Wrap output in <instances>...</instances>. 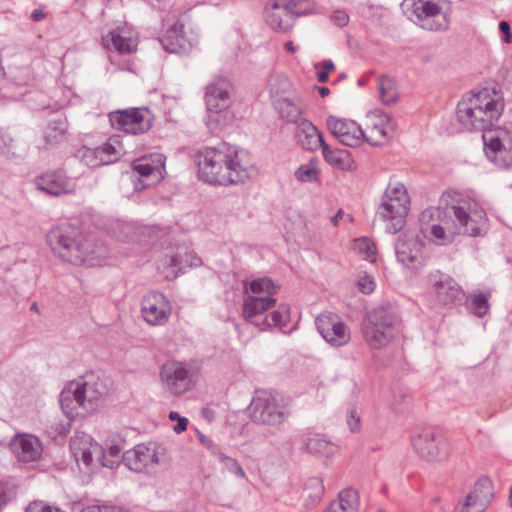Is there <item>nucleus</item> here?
Wrapping results in <instances>:
<instances>
[{"label": "nucleus", "instance_id": "19", "mask_svg": "<svg viewBox=\"0 0 512 512\" xmlns=\"http://www.w3.org/2000/svg\"><path fill=\"white\" fill-rule=\"evenodd\" d=\"M331 134L342 144L349 147L360 146L364 142L365 133L355 121L336 116L326 120Z\"/></svg>", "mask_w": 512, "mask_h": 512}, {"label": "nucleus", "instance_id": "47", "mask_svg": "<svg viewBox=\"0 0 512 512\" xmlns=\"http://www.w3.org/2000/svg\"><path fill=\"white\" fill-rule=\"evenodd\" d=\"M364 141L372 146L383 145L387 141V132L383 125H374L367 134H365Z\"/></svg>", "mask_w": 512, "mask_h": 512}, {"label": "nucleus", "instance_id": "43", "mask_svg": "<svg viewBox=\"0 0 512 512\" xmlns=\"http://www.w3.org/2000/svg\"><path fill=\"white\" fill-rule=\"evenodd\" d=\"M352 249L365 260L370 262L376 261V247L370 239L366 237L355 239L352 244Z\"/></svg>", "mask_w": 512, "mask_h": 512}, {"label": "nucleus", "instance_id": "15", "mask_svg": "<svg viewBox=\"0 0 512 512\" xmlns=\"http://www.w3.org/2000/svg\"><path fill=\"white\" fill-rule=\"evenodd\" d=\"M113 128L137 135L148 131L152 126L151 112L147 108H131L109 113Z\"/></svg>", "mask_w": 512, "mask_h": 512}, {"label": "nucleus", "instance_id": "9", "mask_svg": "<svg viewBox=\"0 0 512 512\" xmlns=\"http://www.w3.org/2000/svg\"><path fill=\"white\" fill-rule=\"evenodd\" d=\"M409 204L410 198L403 184L396 183L386 188L378 215L387 222L386 229L389 233L395 234L404 227Z\"/></svg>", "mask_w": 512, "mask_h": 512}, {"label": "nucleus", "instance_id": "8", "mask_svg": "<svg viewBox=\"0 0 512 512\" xmlns=\"http://www.w3.org/2000/svg\"><path fill=\"white\" fill-rule=\"evenodd\" d=\"M253 423L278 429L289 417L284 399L268 391H257L249 406Z\"/></svg>", "mask_w": 512, "mask_h": 512}, {"label": "nucleus", "instance_id": "25", "mask_svg": "<svg viewBox=\"0 0 512 512\" xmlns=\"http://www.w3.org/2000/svg\"><path fill=\"white\" fill-rule=\"evenodd\" d=\"M102 45L120 54H128L136 51L137 39L127 27H117L102 37Z\"/></svg>", "mask_w": 512, "mask_h": 512}, {"label": "nucleus", "instance_id": "24", "mask_svg": "<svg viewBox=\"0 0 512 512\" xmlns=\"http://www.w3.org/2000/svg\"><path fill=\"white\" fill-rule=\"evenodd\" d=\"M36 187L53 196L73 193L74 185L61 172H47L35 179Z\"/></svg>", "mask_w": 512, "mask_h": 512}, {"label": "nucleus", "instance_id": "49", "mask_svg": "<svg viewBox=\"0 0 512 512\" xmlns=\"http://www.w3.org/2000/svg\"><path fill=\"white\" fill-rule=\"evenodd\" d=\"M82 161L90 167L101 166V161L96 148H83L80 150Z\"/></svg>", "mask_w": 512, "mask_h": 512}, {"label": "nucleus", "instance_id": "17", "mask_svg": "<svg viewBox=\"0 0 512 512\" xmlns=\"http://www.w3.org/2000/svg\"><path fill=\"white\" fill-rule=\"evenodd\" d=\"M159 374L164 390L172 395H181L191 389L189 370L182 362H165Z\"/></svg>", "mask_w": 512, "mask_h": 512}, {"label": "nucleus", "instance_id": "44", "mask_svg": "<svg viewBox=\"0 0 512 512\" xmlns=\"http://www.w3.org/2000/svg\"><path fill=\"white\" fill-rule=\"evenodd\" d=\"M101 165H108L117 161L121 156L120 147L116 146L110 139L108 142L96 147Z\"/></svg>", "mask_w": 512, "mask_h": 512}, {"label": "nucleus", "instance_id": "34", "mask_svg": "<svg viewBox=\"0 0 512 512\" xmlns=\"http://www.w3.org/2000/svg\"><path fill=\"white\" fill-rule=\"evenodd\" d=\"M274 106L280 117L290 123L301 121L302 106L298 98L279 97L274 100Z\"/></svg>", "mask_w": 512, "mask_h": 512}, {"label": "nucleus", "instance_id": "20", "mask_svg": "<svg viewBox=\"0 0 512 512\" xmlns=\"http://www.w3.org/2000/svg\"><path fill=\"white\" fill-rule=\"evenodd\" d=\"M232 86L230 82L223 78H214L207 86L205 91V103L207 110L212 114H220L230 106Z\"/></svg>", "mask_w": 512, "mask_h": 512}, {"label": "nucleus", "instance_id": "54", "mask_svg": "<svg viewBox=\"0 0 512 512\" xmlns=\"http://www.w3.org/2000/svg\"><path fill=\"white\" fill-rule=\"evenodd\" d=\"M331 20L339 27H344L349 22V16L345 11L336 10L331 16Z\"/></svg>", "mask_w": 512, "mask_h": 512}, {"label": "nucleus", "instance_id": "35", "mask_svg": "<svg viewBox=\"0 0 512 512\" xmlns=\"http://www.w3.org/2000/svg\"><path fill=\"white\" fill-rule=\"evenodd\" d=\"M325 161L331 166L341 170H352L354 168V160L348 150L332 149L327 143L321 148Z\"/></svg>", "mask_w": 512, "mask_h": 512}, {"label": "nucleus", "instance_id": "6", "mask_svg": "<svg viewBox=\"0 0 512 512\" xmlns=\"http://www.w3.org/2000/svg\"><path fill=\"white\" fill-rule=\"evenodd\" d=\"M106 393V386L94 375L84 380L72 381L64 387L59 396V403L64 414L72 418L84 412L94 411Z\"/></svg>", "mask_w": 512, "mask_h": 512}, {"label": "nucleus", "instance_id": "13", "mask_svg": "<svg viewBox=\"0 0 512 512\" xmlns=\"http://www.w3.org/2000/svg\"><path fill=\"white\" fill-rule=\"evenodd\" d=\"M487 158L501 168L512 167V141L505 130L485 131L482 134Z\"/></svg>", "mask_w": 512, "mask_h": 512}, {"label": "nucleus", "instance_id": "3", "mask_svg": "<svg viewBox=\"0 0 512 512\" xmlns=\"http://www.w3.org/2000/svg\"><path fill=\"white\" fill-rule=\"evenodd\" d=\"M46 239L56 255L73 265H98L108 256V249L102 242L91 235H84L69 223L51 228Z\"/></svg>", "mask_w": 512, "mask_h": 512}, {"label": "nucleus", "instance_id": "37", "mask_svg": "<svg viewBox=\"0 0 512 512\" xmlns=\"http://www.w3.org/2000/svg\"><path fill=\"white\" fill-rule=\"evenodd\" d=\"M68 130L67 121L64 118L51 120L43 131L45 148L52 147L66 139Z\"/></svg>", "mask_w": 512, "mask_h": 512}, {"label": "nucleus", "instance_id": "59", "mask_svg": "<svg viewBox=\"0 0 512 512\" xmlns=\"http://www.w3.org/2000/svg\"><path fill=\"white\" fill-rule=\"evenodd\" d=\"M45 17V13L43 12L42 9H35L33 10V12L31 13V19L34 21V22H39L41 20H43Z\"/></svg>", "mask_w": 512, "mask_h": 512}, {"label": "nucleus", "instance_id": "56", "mask_svg": "<svg viewBox=\"0 0 512 512\" xmlns=\"http://www.w3.org/2000/svg\"><path fill=\"white\" fill-rule=\"evenodd\" d=\"M198 439L207 449H209L214 455L217 456V451H220L217 445L206 435L199 433Z\"/></svg>", "mask_w": 512, "mask_h": 512}, {"label": "nucleus", "instance_id": "61", "mask_svg": "<svg viewBox=\"0 0 512 512\" xmlns=\"http://www.w3.org/2000/svg\"><path fill=\"white\" fill-rule=\"evenodd\" d=\"M328 72H326L325 70L323 71H319L317 72V80L320 82V83H325L328 81Z\"/></svg>", "mask_w": 512, "mask_h": 512}, {"label": "nucleus", "instance_id": "57", "mask_svg": "<svg viewBox=\"0 0 512 512\" xmlns=\"http://www.w3.org/2000/svg\"><path fill=\"white\" fill-rule=\"evenodd\" d=\"M499 29L504 34V42L510 43L512 41V34L510 31V25L506 21H501L499 23Z\"/></svg>", "mask_w": 512, "mask_h": 512}, {"label": "nucleus", "instance_id": "62", "mask_svg": "<svg viewBox=\"0 0 512 512\" xmlns=\"http://www.w3.org/2000/svg\"><path fill=\"white\" fill-rule=\"evenodd\" d=\"M84 512H108V510L106 508H102L100 506H89L87 507Z\"/></svg>", "mask_w": 512, "mask_h": 512}, {"label": "nucleus", "instance_id": "63", "mask_svg": "<svg viewBox=\"0 0 512 512\" xmlns=\"http://www.w3.org/2000/svg\"><path fill=\"white\" fill-rule=\"evenodd\" d=\"M319 94L322 98L328 96L330 94V90L328 87H318Z\"/></svg>", "mask_w": 512, "mask_h": 512}, {"label": "nucleus", "instance_id": "36", "mask_svg": "<svg viewBox=\"0 0 512 512\" xmlns=\"http://www.w3.org/2000/svg\"><path fill=\"white\" fill-rule=\"evenodd\" d=\"M124 444V439H119L116 443L108 444L106 449L101 446V454L97 455L96 463L111 469L118 467L123 462Z\"/></svg>", "mask_w": 512, "mask_h": 512}, {"label": "nucleus", "instance_id": "48", "mask_svg": "<svg viewBox=\"0 0 512 512\" xmlns=\"http://www.w3.org/2000/svg\"><path fill=\"white\" fill-rule=\"evenodd\" d=\"M217 458L218 460L225 466V468L233 473L234 475L245 479L246 474L241 465L238 463L236 459H233L226 454L222 453L221 451H217Z\"/></svg>", "mask_w": 512, "mask_h": 512}, {"label": "nucleus", "instance_id": "2", "mask_svg": "<svg viewBox=\"0 0 512 512\" xmlns=\"http://www.w3.org/2000/svg\"><path fill=\"white\" fill-rule=\"evenodd\" d=\"M196 157L199 178L212 185H235L257 174L249 154L225 142L199 150Z\"/></svg>", "mask_w": 512, "mask_h": 512}, {"label": "nucleus", "instance_id": "26", "mask_svg": "<svg viewBox=\"0 0 512 512\" xmlns=\"http://www.w3.org/2000/svg\"><path fill=\"white\" fill-rule=\"evenodd\" d=\"M161 43L167 52L175 54H186L192 48V43L187 38L184 25L181 23H175L167 29Z\"/></svg>", "mask_w": 512, "mask_h": 512}, {"label": "nucleus", "instance_id": "55", "mask_svg": "<svg viewBox=\"0 0 512 512\" xmlns=\"http://www.w3.org/2000/svg\"><path fill=\"white\" fill-rule=\"evenodd\" d=\"M26 512H60L58 509H53L42 502H33L28 505Z\"/></svg>", "mask_w": 512, "mask_h": 512}, {"label": "nucleus", "instance_id": "32", "mask_svg": "<svg viewBox=\"0 0 512 512\" xmlns=\"http://www.w3.org/2000/svg\"><path fill=\"white\" fill-rule=\"evenodd\" d=\"M360 496L357 490L346 488L339 492L338 497L331 501L324 512H359Z\"/></svg>", "mask_w": 512, "mask_h": 512}, {"label": "nucleus", "instance_id": "39", "mask_svg": "<svg viewBox=\"0 0 512 512\" xmlns=\"http://www.w3.org/2000/svg\"><path fill=\"white\" fill-rule=\"evenodd\" d=\"M320 168L316 158H310L307 163L298 167L294 176L300 182H316L319 179Z\"/></svg>", "mask_w": 512, "mask_h": 512}, {"label": "nucleus", "instance_id": "10", "mask_svg": "<svg viewBox=\"0 0 512 512\" xmlns=\"http://www.w3.org/2000/svg\"><path fill=\"white\" fill-rule=\"evenodd\" d=\"M169 462L167 448L157 442L141 443L123 453V463L131 471L144 473Z\"/></svg>", "mask_w": 512, "mask_h": 512}, {"label": "nucleus", "instance_id": "7", "mask_svg": "<svg viewBox=\"0 0 512 512\" xmlns=\"http://www.w3.org/2000/svg\"><path fill=\"white\" fill-rule=\"evenodd\" d=\"M400 6L404 15L423 30L441 32L449 28L442 0H403Z\"/></svg>", "mask_w": 512, "mask_h": 512}, {"label": "nucleus", "instance_id": "11", "mask_svg": "<svg viewBox=\"0 0 512 512\" xmlns=\"http://www.w3.org/2000/svg\"><path fill=\"white\" fill-rule=\"evenodd\" d=\"M415 452L427 461H442L451 452V443L442 433L432 429H423L411 436Z\"/></svg>", "mask_w": 512, "mask_h": 512}, {"label": "nucleus", "instance_id": "14", "mask_svg": "<svg viewBox=\"0 0 512 512\" xmlns=\"http://www.w3.org/2000/svg\"><path fill=\"white\" fill-rule=\"evenodd\" d=\"M395 254L399 263L408 269L417 271L427 260L425 244L415 233H404L395 244Z\"/></svg>", "mask_w": 512, "mask_h": 512}, {"label": "nucleus", "instance_id": "5", "mask_svg": "<svg viewBox=\"0 0 512 512\" xmlns=\"http://www.w3.org/2000/svg\"><path fill=\"white\" fill-rule=\"evenodd\" d=\"M401 316L397 307L380 305L369 311L362 322L366 343L373 349L388 345L401 330Z\"/></svg>", "mask_w": 512, "mask_h": 512}, {"label": "nucleus", "instance_id": "31", "mask_svg": "<svg viewBox=\"0 0 512 512\" xmlns=\"http://www.w3.org/2000/svg\"><path fill=\"white\" fill-rule=\"evenodd\" d=\"M295 18L292 13L278 5L276 0H272L270 6L266 8L267 23L274 30L289 31L294 25Z\"/></svg>", "mask_w": 512, "mask_h": 512}, {"label": "nucleus", "instance_id": "29", "mask_svg": "<svg viewBox=\"0 0 512 512\" xmlns=\"http://www.w3.org/2000/svg\"><path fill=\"white\" fill-rule=\"evenodd\" d=\"M296 135L301 146L309 151L318 150L326 143L316 126L306 119L299 122Z\"/></svg>", "mask_w": 512, "mask_h": 512}, {"label": "nucleus", "instance_id": "60", "mask_svg": "<svg viewBox=\"0 0 512 512\" xmlns=\"http://www.w3.org/2000/svg\"><path fill=\"white\" fill-rule=\"evenodd\" d=\"M316 67H322L326 72L332 71L335 69V65L331 60H324L321 63L317 64Z\"/></svg>", "mask_w": 512, "mask_h": 512}, {"label": "nucleus", "instance_id": "51", "mask_svg": "<svg viewBox=\"0 0 512 512\" xmlns=\"http://www.w3.org/2000/svg\"><path fill=\"white\" fill-rule=\"evenodd\" d=\"M357 285H358V289L363 294H370L373 292V290L375 288V283H374L373 278L368 275L361 276L358 279Z\"/></svg>", "mask_w": 512, "mask_h": 512}, {"label": "nucleus", "instance_id": "33", "mask_svg": "<svg viewBox=\"0 0 512 512\" xmlns=\"http://www.w3.org/2000/svg\"><path fill=\"white\" fill-rule=\"evenodd\" d=\"M276 300L271 296H246L243 301V316L246 320L254 319L272 308Z\"/></svg>", "mask_w": 512, "mask_h": 512}, {"label": "nucleus", "instance_id": "50", "mask_svg": "<svg viewBox=\"0 0 512 512\" xmlns=\"http://www.w3.org/2000/svg\"><path fill=\"white\" fill-rule=\"evenodd\" d=\"M346 421L351 432H359L361 428L360 414L355 408L348 410Z\"/></svg>", "mask_w": 512, "mask_h": 512}, {"label": "nucleus", "instance_id": "30", "mask_svg": "<svg viewBox=\"0 0 512 512\" xmlns=\"http://www.w3.org/2000/svg\"><path fill=\"white\" fill-rule=\"evenodd\" d=\"M301 442L303 450L318 456L330 458L339 452L338 445L319 435L302 434Z\"/></svg>", "mask_w": 512, "mask_h": 512}, {"label": "nucleus", "instance_id": "41", "mask_svg": "<svg viewBox=\"0 0 512 512\" xmlns=\"http://www.w3.org/2000/svg\"><path fill=\"white\" fill-rule=\"evenodd\" d=\"M466 306L477 317H483L489 311L488 295L481 292L473 293L467 297Z\"/></svg>", "mask_w": 512, "mask_h": 512}, {"label": "nucleus", "instance_id": "40", "mask_svg": "<svg viewBox=\"0 0 512 512\" xmlns=\"http://www.w3.org/2000/svg\"><path fill=\"white\" fill-rule=\"evenodd\" d=\"M379 94L385 105H392L398 99V91L393 78L382 76L378 82Z\"/></svg>", "mask_w": 512, "mask_h": 512}, {"label": "nucleus", "instance_id": "52", "mask_svg": "<svg viewBox=\"0 0 512 512\" xmlns=\"http://www.w3.org/2000/svg\"><path fill=\"white\" fill-rule=\"evenodd\" d=\"M407 400V395L402 391H397L393 393V396L390 400V405L393 410L400 412L403 410Z\"/></svg>", "mask_w": 512, "mask_h": 512}, {"label": "nucleus", "instance_id": "28", "mask_svg": "<svg viewBox=\"0 0 512 512\" xmlns=\"http://www.w3.org/2000/svg\"><path fill=\"white\" fill-rule=\"evenodd\" d=\"M163 261L164 265L169 268L166 277H176L179 271L188 267L200 266L202 263L196 253L186 249L179 250L175 255L166 256Z\"/></svg>", "mask_w": 512, "mask_h": 512}, {"label": "nucleus", "instance_id": "23", "mask_svg": "<svg viewBox=\"0 0 512 512\" xmlns=\"http://www.w3.org/2000/svg\"><path fill=\"white\" fill-rule=\"evenodd\" d=\"M10 449L15 458L23 463L39 460L43 452L40 440L27 433L16 434L10 441Z\"/></svg>", "mask_w": 512, "mask_h": 512}, {"label": "nucleus", "instance_id": "16", "mask_svg": "<svg viewBox=\"0 0 512 512\" xmlns=\"http://www.w3.org/2000/svg\"><path fill=\"white\" fill-rule=\"evenodd\" d=\"M172 306L161 292L150 291L141 301V314L144 321L151 326H164L170 319Z\"/></svg>", "mask_w": 512, "mask_h": 512}, {"label": "nucleus", "instance_id": "4", "mask_svg": "<svg viewBox=\"0 0 512 512\" xmlns=\"http://www.w3.org/2000/svg\"><path fill=\"white\" fill-rule=\"evenodd\" d=\"M504 104L487 93H479L463 99L457 105L459 123L467 130L495 131L493 121L503 112Z\"/></svg>", "mask_w": 512, "mask_h": 512}, {"label": "nucleus", "instance_id": "45", "mask_svg": "<svg viewBox=\"0 0 512 512\" xmlns=\"http://www.w3.org/2000/svg\"><path fill=\"white\" fill-rule=\"evenodd\" d=\"M290 87L291 83L284 74H274L268 80L270 95L275 99L282 97L281 94L288 91Z\"/></svg>", "mask_w": 512, "mask_h": 512}, {"label": "nucleus", "instance_id": "42", "mask_svg": "<svg viewBox=\"0 0 512 512\" xmlns=\"http://www.w3.org/2000/svg\"><path fill=\"white\" fill-rule=\"evenodd\" d=\"M290 320V309L287 305L282 304L276 310H274L270 316H266L263 321V327L276 326L283 328L287 325Z\"/></svg>", "mask_w": 512, "mask_h": 512}, {"label": "nucleus", "instance_id": "21", "mask_svg": "<svg viewBox=\"0 0 512 512\" xmlns=\"http://www.w3.org/2000/svg\"><path fill=\"white\" fill-rule=\"evenodd\" d=\"M492 482L482 477L473 485L460 505L459 512H484L493 497Z\"/></svg>", "mask_w": 512, "mask_h": 512}, {"label": "nucleus", "instance_id": "22", "mask_svg": "<svg viewBox=\"0 0 512 512\" xmlns=\"http://www.w3.org/2000/svg\"><path fill=\"white\" fill-rule=\"evenodd\" d=\"M70 450L78 464L86 468L96 464L97 455L101 454V445L86 433H76L70 439Z\"/></svg>", "mask_w": 512, "mask_h": 512}, {"label": "nucleus", "instance_id": "1", "mask_svg": "<svg viewBox=\"0 0 512 512\" xmlns=\"http://www.w3.org/2000/svg\"><path fill=\"white\" fill-rule=\"evenodd\" d=\"M424 233L441 245L450 243L459 234L479 236L485 230L487 216L483 208L470 198H460L442 209L429 207L419 215Z\"/></svg>", "mask_w": 512, "mask_h": 512}, {"label": "nucleus", "instance_id": "27", "mask_svg": "<svg viewBox=\"0 0 512 512\" xmlns=\"http://www.w3.org/2000/svg\"><path fill=\"white\" fill-rule=\"evenodd\" d=\"M433 290L437 301L442 305H451L464 298V292L454 279L447 275H440L433 283Z\"/></svg>", "mask_w": 512, "mask_h": 512}, {"label": "nucleus", "instance_id": "53", "mask_svg": "<svg viewBox=\"0 0 512 512\" xmlns=\"http://www.w3.org/2000/svg\"><path fill=\"white\" fill-rule=\"evenodd\" d=\"M120 234L117 236L119 240H127L132 241L134 240L133 236L131 235V231L133 229L132 225L129 223H118L117 224Z\"/></svg>", "mask_w": 512, "mask_h": 512}, {"label": "nucleus", "instance_id": "38", "mask_svg": "<svg viewBox=\"0 0 512 512\" xmlns=\"http://www.w3.org/2000/svg\"><path fill=\"white\" fill-rule=\"evenodd\" d=\"M245 292H251L249 296H271L275 294L278 287L273 283L270 278L263 277L255 279L249 283H246Z\"/></svg>", "mask_w": 512, "mask_h": 512}, {"label": "nucleus", "instance_id": "64", "mask_svg": "<svg viewBox=\"0 0 512 512\" xmlns=\"http://www.w3.org/2000/svg\"><path fill=\"white\" fill-rule=\"evenodd\" d=\"M285 49L288 51V52H291V53H294L296 51V47L293 45L292 42H287L285 44Z\"/></svg>", "mask_w": 512, "mask_h": 512}, {"label": "nucleus", "instance_id": "58", "mask_svg": "<svg viewBox=\"0 0 512 512\" xmlns=\"http://www.w3.org/2000/svg\"><path fill=\"white\" fill-rule=\"evenodd\" d=\"M178 423L174 426L173 430L176 432V433H181L183 431H185L187 429V425H188V420L187 418L185 417H179L177 419Z\"/></svg>", "mask_w": 512, "mask_h": 512}, {"label": "nucleus", "instance_id": "18", "mask_svg": "<svg viewBox=\"0 0 512 512\" xmlns=\"http://www.w3.org/2000/svg\"><path fill=\"white\" fill-rule=\"evenodd\" d=\"M166 158L163 154L145 155L132 163L134 172L139 175L143 187H150L164 178Z\"/></svg>", "mask_w": 512, "mask_h": 512}, {"label": "nucleus", "instance_id": "12", "mask_svg": "<svg viewBox=\"0 0 512 512\" xmlns=\"http://www.w3.org/2000/svg\"><path fill=\"white\" fill-rule=\"evenodd\" d=\"M315 326L322 338L332 347L339 348L351 340L349 326L333 312H323L315 319Z\"/></svg>", "mask_w": 512, "mask_h": 512}, {"label": "nucleus", "instance_id": "46", "mask_svg": "<svg viewBox=\"0 0 512 512\" xmlns=\"http://www.w3.org/2000/svg\"><path fill=\"white\" fill-rule=\"evenodd\" d=\"M324 491L325 488L320 478L312 477L307 480L305 484V492L307 493V498L310 500L311 504H317L321 500Z\"/></svg>", "mask_w": 512, "mask_h": 512}]
</instances>
